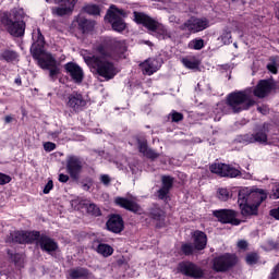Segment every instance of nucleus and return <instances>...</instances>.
I'll use <instances>...</instances> for the list:
<instances>
[{
	"mask_svg": "<svg viewBox=\"0 0 279 279\" xmlns=\"http://www.w3.org/2000/svg\"><path fill=\"white\" fill-rule=\"evenodd\" d=\"M95 51L98 54L83 57L90 73L98 77H102L106 82L114 80V77H117V65L110 60L119 62V60L125 58L128 51V44L125 40H119L117 38L106 39L95 47Z\"/></svg>",
	"mask_w": 279,
	"mask_h": 279,
	"instance_id": "f257e3e1",
	"label": "nucleus"
},
{
	"mask_svg": "<svg viewBox=\"0 0 279 279\" xmlns=\"http://www.w3.org/2000/svg\"><path fill=\"white\" fill-rule=\"evenodd\" d=\"M25 12L23 9H15L11 12H4L0 19L1 25L7 29L8 34L14 38H23L25 36Z\"/></svg>",
	"mask_w": 279,
	"mask_h": 279,
	"instance_id": "f03ea898",
	"label": "nucleus"
},
{
	"mask_svg": "<svg viewBox=\"0 0 279 279\" xmlns=\"http://www.w3.org/2000/svg\"><path fill=\"white\" fill-rule=\"evenodd\" d=\"M33 45L31 47V53L33 58L37 61L38 66L43 69L44 71H48L51 69V66H56L58 61L56 58H53V54L48 53L46 58H43L45 56V35H43V32H40V28H37V32L33 33Z\"/></svg>",
	"mask_w": 279,
	"mask_h": 279,
	"instance_id": "7ed1b4c3",
	"label": "nucleus"
},
{
	"mask_svg": "<svg viewBox=\"0 0 279 279\" xmlns=\"http://www.w3.org/2000/svg\"><path fill=\"white\" fill-rule=\"evenodd\" d=\"M226 105L233 114H239L256 106V100L252 98V90H235L227 95Z\"/></svg>",
	"mask_w": 279,
	"mask_h": 279,
	"instance_id": "20e7f679",
	"label": "nucleus"
},
{
	"mask_svg": "<svg viewBox=\"0 0 279 279\" xmlns=\"http://www.w3.org/2000/svg\"><path fill=\"white\" fill-rule=\"evenodd\" d=\"M236 263H239V257L232 253H223L213 258L211 269L216 274H228L236 267Z\"/></svg>",
	"mask_w": 279,
	"mask_h": 279,
	"instance_id": "39448f33",
	"label": "nucleus"
},
{
	"mask_svg": "<svg viewBox=\"0 0 279 279\" xmlns=\"http://www.w3.org/2000/svg\"><path fill=\"white\" fill-rule=\"evenodd\" d=\"M267 199V192L263 189L252 191L247 187L241 189L238 193V206H244L252 202L258 201V204H263Z\"/></svg>",
	"mask_w": 279,
	"mask_h": 279,
	"instance_id": "423d86ee",
	"label": "nucleus"
},
{
	"mask_svg": "<svg viewBox=\"0 0 279 279\" xmlns=\"http://www.w3.org/2000/svg\"><path fill=\"white\" fill-rule=\"evenodd\" d=\"M209 171L219 175L220 178H239L241 170L223 162H215L209 166Z\"/></svg>",
	"mask_w": 279,
	"mask_h": 279,
	"instance_id": "0eeeda50",
	"label": "nucleus"
},
{
	"mask_svg": "<svg viewBox=\"0 0 279 279\" xmlns=\"http://www.w3.org/2000/svg\"><path fill=\"white\" fill-rule=\"evenodd\" d=\"M210 27V21L206 17H195L192 16L181 25V29H189L191 34H199L204 29Z\"/></svg>",
	"mask_w": 279,
	"mask_h": 279,
	"instance_id": "6e6552de",
	"label": "nucleus"
},
{
	"mask_svg": "<svg viewBox=\"0 0 279 279\" xmlns=\"http://www.w3.org/2000/svg\"><path fill=\"white\" fill-rule=\"evenodd\" d=\"M146 217H149L151 221L155 223V228L160 229L165 228L167 213L163 211L162 207L158 203H154L150 207H148L145 213Z\"/></svg>",
	"mask_w": 279,
	"mask_h": 279,
	"instance_id": "1a4fd4ad",
	"label": "nucleus"
},
{
	"mask_svg": "<svg viewBox=\"0 0 279 279\" xmlns=\"http://www.w3.org/2000/svg\"><path fill=\"white\" fill-rule=\"evenodd\" d=\"M214 217L219 221V223H230L231 226H241V220L239 217V211L234 209H216L213 211Z\"/></svg>",
	"mask_w": 279,
	"mask_h": 279,
	"instance_id": "9d476101",
	"label": "nucleus"
},
{
	"mask_svg": "<svg viewBox=\"0 0 279 279\" xmlns=\"http://www.w3.org/2000/svg\"><path fill=\"white\" fill-rule=\"evenodd\" d=\"M274 90H276V81L272 78L259 80L253 89V95L257 97V99H265V97H269Z\"/></svg>",
	"mask_w": 279,
	"mask_h": 279,
	"instance_id": "9b49d317",
	"label": "nucleus"
},
{
	"mask_svg": "<svg viewBox=\"0 0 279 279\" xmlns=\"http://www.w3.org/2000/svg\"><path fill=\"white\" fill-rule=\"evenodd\" d=\"M179 271L186 278L202 279L204 278V269L193 262H181Z\"/></svg>",
	"mask_w": 279,
	"mask_h": 279,
	"instance_id": "f8f14e48",
	"label": "nucleus"
},
{
	"mask_svg": "<svg viewBox=\"0 0 279 279\" xmlns=\"http://www.w3.org/2000/svg\"><path fill=\"white\" fill-rule=\"evenodd\" d=\"M135 142L137 144V149L140 154H143L148 160H157V158H160V154L154 150V148H149V145L147 143V137L143 134H137L134 136Z\"/></svg>",
	"mask_w": 279,
	"mask_h": 279,
	"instance_id": "ddd939ff",
	"label": "nucleus"
},
{
	"mask_svg": "<svg viewBox=\"0 0 279 279\" xmlns=\"http://www.w3.org/2000/svg\"><path fill=\"white\" fill-rule=\"evenodd\" d=\"M87 104L88 101L80 92H72L68 96L66 106L68 108H71V110H73V112H75L76 114H78V112H84V109L86 108Z\"/></svg>",
	"mask_w": 279,
	"mask_h": 279,
	"instance_id": "4468645a",
	"label": "nucleus"
},
{
	"mask_svg": "<svg viewBox=\"0 0 279 279\" xmlns=\"http://www.w3.org/2000/svg\"><path fill=\"white\" fill-rule=\"evenodd\" d=\"M65 169L72 180H80L83 169L82 159L75 155L69 156L66 158Z\"/></svg>",
	"mask_w": 279,
	"mask_h": 279,
	"instance_id": "2eb2a0df",
	"label": "nucleus"
},
{
	"mask_svg": "<svg viewBox=\"0 0 279 279\" xmlns=\"http://www.w3.org/2000/svg\"><path fill=\"white\" fill-rule=\"evenodd\" d=\"M63 69L65 71V73L68 75H70L71 81L74 84H77V86H80V84H82V82H84V69H82V66H80V64H77L73 61H70L63 65Z\"/></svg>",
	"mask_w": 279,
	"mask_h": 279,
	"instance_id": "dca6fc26",
	"label": "nucleus"
},
{
	"mask_svg": "<svg viewBox=\"0 0 279 279\" xmlns=\"http://www.w3.org/2000/svg\"><path fill=\"white\" fill-rule=\"evenodd\" d=\"M106 228L108 232L113 234H121L125 230V221L123 217L119 214H110L106 222Z\"/></svg>",
	"mask_w": 279,
	"mask_h": 279,
	"instance_id": "f3484780",
	"label": "nucleus"
},
{
	"mask_svg": "<svg viewBox=\"0 0 279 279\" xmlns=\"http://www.w3.org/2000/svg\"><path fill=\"white\" fill-rule=\"evenodd\" d=\"M134 22L137 25H143L148 32H156V27L158 26V21H156L154 17L143 13V12H133Z\"/></svg>",
	"mask_w": 279,
	"mask_h": 279,
	"instance_id": "a211bd4d",
	"label": "nucleus"
},
{
	"mask_svg": "<svg viewBox=\"0 0 279 279\" xmlns=\"http://www.w3.org/2000/svg\"><path fill=\"white\" fill-rule=\"evenodd\" d=\"M243 143L254 144L258 143L259 145H267L269 141L267 136V130H265V124L262 129L257 130L255 133H247L242 136Z\"/></svg>",
	"mask_w": 279,
	"mask_h": 279,
	"instance_id": "6ab92c4d",
	"label": "nucleus"
},
{
	"mask_svg": "<svg viewBox=\"0 0 279 279\" xmlns=\"http://www.w3.org/2000/svg\"><path fill=\"white\" fill-rule=\"evenodd\" d=\"M114 204L116 206L124 208V210H129V213H133L134 215H143V207L130 198L118 196L114 198Z\"/></svg>",
	"mask_w": 279,
	"mask_h": 279,
	"instance_id": "aec40b11",
	"label": "nucleus"
},
{
	"mask_svg": "<svg viewBox=\"0 0 279 279\" xmlns=\"http://www.w3.org/2000/svg\"><path fill=\"white\" fill-rule=\"evenodd\" d=\"M38 246L41 252H46V254H53V252H58L59 248L58 242L45 233H41Z\"/></svg>",
	"mask_w": 279,
	"mask_h": 279,
	"instance_id": "412c9836",
	"label": "nucleus"
},
{
	"mask_svg": "<svg viewBox=\"0 0 279 279\" xmlns=\"http://www.w3.org/2000/svg\"><path fill=\"white\" fill-rule=\"evenodd\" d=\"M106 19L111 24V29L118 34H123L128 29V23L121 16H117L114 13L107 14Z\"/></svg>",
	"mask_w": 279,
	"mask_h": 279,
	"instance_id": "4be33fe9",
	"label": "nucleus"
},
{
	"mask_svg": "<svg viewBox=\"0 0 279 279\" xmlns=\"http://www.w3.org/2000/svg\"><path fill=\"white\" fill-rule=\"evenodd\" d=\"M260 204H258L257 201H253L252 203H246L245 205H240V211L242 217H256L258 216V207Z\"/></svg>",
	"mask_w": 279,
	"mask_h": 279,
	"instance_id": "5701e85b",
	"label": "nucleus"
},
{
	"mask_svg": "<svg viewBox=\"0 0 279 279\" xmlns=\"http://www.w3.org/2000/svg\"><path fill=\"white\" fill-rule=\"evenodd\" d=\"M193 245L196 252H202V250H206V245H208V236L204 231L196 230L193 234Z\"/></svg>",
	"mask_w": 279,
	"mask_h": 279,
	"instance_id": "b1692460",
	"label": "nucleus"
},
{
	"mask_svg": "<svg viewBox=\"0 0 279 279\" xmlns=\"http://www.w3.org/2000/svg\"><path fill=\"white\" fill-rule=\"evenodd\" d=\"M5 243H19L25 245L27 243V231H12L5 236Z\"/></svg>",
	"mask_w": 279,
	"mask_h": 279,
	"instance_id": "393cba45",
	"label": "nucleus"
},
{
	"mask_svg": "<svg viewBox=\"0 0 279 279\" xmlns=\"http://www.w3.org/2000/svg\"><path fill=\"white\" fill-rule=\"evenodd\" d=\"M69 276L71 279H90L93 278V272L85 267H76L69 270Z\"/></svg>",
	"mask_w": 279,
	"mask_h": 279,
	"instance_id": "a878e982",
	"label": "nucleus"
},
{
	"mask_svg": "<svg viewBox=\"0 0 279 279\" xmlns=\"http://www.w3.org/2000/svg\"><path fill=\"white\" fill-rule=\"evenodd\" d=\"M76 23L82 34H88V32H93V29H95V21H90L82 15H78Z\"/></svg>",
	"mask_w": 279,
	"mask_h": 279,
	"instance_id": "bb28decb",
	"label": "nucleus"
},
{
	"mask_svg": "<svg viewBox=\"0 0 279 279\" xmlns=\"http://www.w3.org/2000/svg\"><path fill=\"white\" fill-rule=\"evenodd\" d=\"M19 52L16 50H12L10 48H7L1 51L0 53V60H3L4 62H8L9 64L12 62H19Z\"/></svg>",
	"mask_w": 279,
	"mask_h": 279,
	"instance_id": "cd10ccee",
	"label": "nucleus"
},
{
	"mask_svg": "<svg viewBox=\"0 0 279 279\" xmlns=\"http://www.w3.org/2000/svg\"><path fill=\"white\" fill-rule=\"evenodd\" d=\"M154 34H156L157 38L166 40V38H171V33L169 29H167V26H165L162 23H158L156 26V29L153 31Z\"/></svg>",
	"mask_w": 279,
	"mask_h": 279,
	"instance_id": "c85d7f7f",
	"label": "nucleus"
},
{
	"mask_svg": "<svg viewBox=\"0 0 279 279\" xmlns=\"http://www.w3.org/2000/svg\"><path fill=\"white\" fill-rule=\"evenodd\" d=\"M82 12H85V14H88L89 16H100L101 8L99 4H85L82 8Z\"/></svg>",
	"mask_w": 279,
	"mask_h": 279,
	"instance_id": "c756f323",
	"label": "nucleus"
},
{
	"mask_svg": "<svg viewBox=\"0 0 279 279\" xmlns=\"http://www.w3.org/2000/svg\"><path fill=\"white\" fill-rule=\"evenodd\" d=\"M141 69L144 73V75H154L156 71H158V68L154 63V61L146 60L145 62L141 63Z\"/></svg>",
	"mask_w": 279,
	"mask_h": 279,
	"instance_id": "7c9ffc66",
	"label": "nucleus"
},
{
	"mask_svg": "<svg viewBox=\"0 0 279 279\" xmlns=\"http://www.w3.org/2000/svg\"><path fill=\"white\" fill-rule=\"evenodd\" d=\"M7 256H9V260L14 263L16 267H21V265H23V254L14 253V251L7 248Z\"/></svg>",
	"mask_w": 279,
	"mask_h": 279,
	"instance_id": "2f4dec72",
	"label": "nucleus"
},
{
	"mask_svg": "<svg viewBox=\"0 0 279 279\" xmlns=\"http://www.w3.org/2000/svg\"><path fill=\"white\" fill-rule=\"evenodd\" d=\"M96 252L105 258H108V256H112V254H114V248H112V246L109 244L100 243L96 247Z\"/></svg>",
	"mask_w": 279,
	"mask_h": 279,
	"instance_id": "473e14b6",
	"label": "nucleus"
},
{
	"mask_svg": "<svg viewBox=\"0 0 279 279\" xmlns=\"http://www.w3.org/2000/svg\"><path fill=\"white\" fill-rule=\"evenodd\" d=\"M206 47V41H204L203 38L196 37L189 41L187 48L194 50V51H202Z\"/></svg>",
	"mask_w": 279,
	"mask_h": 279,
	"instance_id": "72a5a7b5",
	"label": "nucleus"
},
{
	"mask_svg": "<svg viewBox=\"0 0 279 279\" xmlns=\"http://www.w3.org/2000/svg\"><path fill=\"white\" fill-rule=\"evenodd\" d=\"M73 12V9L69 7H52L51 8V14L52 16H66L68 14H71Z\"/></svg>",
	"mask_w": 279,
	"mask_h": 279,
	"instance_id": "f704fd0d",
	"label": "nucleus"
},
{
	"mask_svg": "<svg viewBox=\"0 0 279 279\" xmlns=\"http://www.w3.org/2000/svg\"><path fill=\"white\" fill-rule=\"evenodd\" d=\"M197 250L195 248L194 244L191 242H185L181 244L180 253L183 256H193Z\"/></svg>",
	"mask_w": 279,
	"mask_h": 279,
	"instance_id": "c9c22d12",
	"label": "nucleus"
},
{
	"mask_svg": "<svg viewBox=\"0 0 279 279\" xmlns=\"http://www.w3.org/2000/svg\"><path fill=\"white\" fill-rule=\"evenodd\" d=\"M26 243L31 244L36 241L37 245L40 244V239H43V234H40V231H26Z\"/></svg>",
	"mask_w": 279,
	"mask_h": 279,
	"instance_id": "e433bc0d",
	"label": "nucleus"
},
{
	"mask_svg": "<svg viewBox=\"0 0 279 279\" xmlns=\"http://www.w3.org/2000/svg\"><path fill=\"white\" fill-rule=\"evenodd\" d=\"M217 197L220 202H228L232 197V193L226 187H220L217 191Z\"/></svg>",
	"mask_w": 279,
	"mask_h": 279,
	"instance_id": "4c0bfd02",
	"label": "nucleus"
},
{
	"mask_svg": "<svg viewBox=\"0 0 279 279\" xmlns=\"http://www.w3.org/2000/svg\"><path fill=\"white\" fill-rule=\"evenodd\" d=\"M173 177L171 175H162L161 177V187L171 191L173 189Z\"/></svg>",
	"mask_w": 279,
	"mask_h": 279,
	"instance_id": "58836bf2",
	"label": "nucleus"
},
{
	"mask_svg": "<svg viewBox=\"0 0 279 279\" xmlns=\"http://www.w3.org/2000/svg\"><path fill=\"white\" fill-rule=\"evenodd\" d=\"M86 208L88 215H92L93 217H101V209L95 203H90Z\"/></svg>",
	"mask_w": 279,
	"mask_h": 279,
	"instance_id": "ea45409f",
	"label": "nucleus"
},
{
	"mask_svg": "<svg viewBox=\"0 0 279 279\" xmlns=\"http://www.w3.org/2000/svg\"><path fill=\"white\" fill-rule=\"evenodd\" d=\"M57 5H62L70 8L71 10H75V5L77 4V0H54Z\"/></svg>",
	"mask_w": 279,
	"mask_h": 279,
	"instance_id": "a19ab883",
	"label": "nucleus"
},
{
	"mask_svg": "<svg viewBox=\"0 0 279 279\" xmlns=\"http://www.w3.org/2000/svg\"><path fill=\"white\" fill-rule=\"evenodd\" d=\"M169 117H170L172 123H180V121H184V113L178 112L175 110H172L169 113Z\"/></svg>",
	"mask_w": 279,
	"mask_h": 279,
	"instance_id": "79ce46f5",
	"label": "nucleus"
},
{
	"mask_svg": "<svg viewBox=\"0 0 279 279\" xmlns=\"http://www.w3.org/2000/svg\"><path fill=\"white\" fill-rule=\"evenodd\" d=\"M169 193H171V190H167L166 187H160L157 191V197L162 202H167L169 199Z\"/></svg>",
	"mask_w": 279,
	"mask_h": 279,
	"instance_id": "37998d69",
	"label": "nucleus"
},
{
	"mask_svg": "<svg viewBox=\"0 0 279 279\" xmlns=\"http://www.w3.org/2000/svg\"><path fill=\"white\" fill-rule=\"evenodd\" d=\"M245 260L246 265H256L258 263V253H248Z\"/></svg>",
	"mask_w": 279,
	"mask_h": 279,
	"instance_id": "c03bdc74",
	"label": "nucleus"
},
{
	"mask_svg": "<svg viewBox=\"0 0 279 279\" xmlns=\"http://www.w3.org/2000/svg\"><path fill=\"white\" fill-rule=\"evenodd\" d=\"M182 63L186 69H199L198 61H191L190 59H182Z\"/></svg>",
	"mask_w": 279,
	"mask_h": 279,
	"instance_id": "a18cd8bd",
	"label": "nucleus"
},
{
	"mask_svg": "<svg viewBox=\"0 0 279 279\" xmlns=\"http://www.w3.org/2000/svg\"><path fill=\"white\" fill-rule=\"evenodd\" d=\"M48 71L49 77H51V80H56L58 75H60V68L58 66V63L49 68Z\"/></svg>",
	"mask_w": 279,
	"mask_h": 279,
	"instance_id": "49530a36",
	"label": "nucleus"
},
{
	"mask_svg": "<svg viewBox=\"0 0 279 279\" xmlns=\"http://www.w3.org/2000/svg\"><path fill=\"white\" fill-rule=\"evenodd\" d=\"M221 40L223 45H230V43H232V32L225 31L221 35Z\"/></svg>",
	"mask_w": 279,
	"mask_h": 279,
	"instance_id": "de8ad7c7",
	"label": "nucleus"
},
{
	"mask_svg": "<svg viewBox=\"0 0 279 279\" xmlns=\"http://www.w3.org/2000/svg\"><path fill=\"white\" fill-rule=\"evenodd\" d=\"M10 182H12V177L0 172V186H5V184H10Z\"/></svg>",
	"mask_w": 279,
	"mask_h": 279,
	"instance_id": "09e8293b",
	"label": "nucleus"
},
{
	"mask_svg": "<svg viewBox=\"0 0 279 279\" xmlns=\"http://www.w3.org/2000/svg\"><path fill=\"white\" fill-rule=\"evenodd\" d=\"M107 14H114L117 16H121V19H125V16H128V13L125 12V10L119 9V8H116L112 11H108Z\"/></svg>",
	"mask_w": 279,
	"mask_h": 279,
	"instance_id": "8fccbe9b",
	"label": "nucleus"
},
{
	"mask_svg": "<svg viewBox=\"0 0 279 279\" xmlns=\"http://www.w3.org/2000/svg\"><path fill=\"white\" fill-rule=\"evenodd\" d=\"M266 69L267 71H269V73H272V75H278V64L276 63V61L268 63L266 65Z\"/></svg>",
	"mask_w": 279,
	"mask_h": 279,
	"instance_id": "3c124183",
	"label": "nucleus"
},
{
	"mask_svg": "<svg viewBox=\"0 0 279 279\" xmlns=\"http://www.w3.org/2000/svg\"><path fill=\"white\" fill-rule=\"evenodd\" d=\"M51 191H53V181L49 180L47 182V184L45 185L43 193H44V195H49V193H51Z\"/></svg>",
	"mask_w": 279,
	"mask_h": 279,
	"instance_id": "603ef678",
	"label": "nucleus"
},
{
	"mask_svg": "<svg viewBox=\"0 0 279 279\" xmlns=\"http://www.w3.org/2000/svg\"><path fill=\"white\" fill-rule=\"evenodd\" d=\"M268 279H279V263L271 269Z\"/></svg>",
	"mask_w": 279,
	"mask_h": 279,
	"instance_id": "864d4df0",
	"label": "nucleus"
},
{
	"mask_svg": "<svg viewBox=\"0 0 279 279\" xmlns=\"http://www.w3.org/2000/svg\"><path fill=\"white\" fill-rule=\"evenodd\" d=\"M56 143H53V142H46V143H44V149H45V151H53L54 149H56Z\"/></svg>",
	"mask_w": 279,
	"mask_h": 279,
	"instance_id": "5fc2aeb1",
	"label": "nucleus"
},
{
	"mask_svg": "<svg viewBox=\"0 0 279 279\" xmlns=\"http://www.w3.org/2000/svg\"><path fill=\"white\" fill-rule=\"evenodd\" d=\"M100 182L102 184H105V186H109L110 185V182H112V180L110 179V175L108 174H102L100 175Z\"/></svg>",
	"mask_w": 279,
	"mask_h": 279,
	"instance_id": "6e6d98bb",
	"label": "nucleus"
},
{
	"mask_svg": "<svg viewBox=\"0 0 279 279\" xmlns=\"http://www.w3.org/2000/svg\"><path fill=\"white\" fill-rule=\"evenodd\" d=\"M271 197L272 199H279V183L274 185Z\"/></svg>",
	"mask_w": 279,
	"mask_h": 279,
	"instance_id": "4d7b16f0",
	"label": "nucleus"
},
{
	"mask_svg": "<svg viewBox=\"0 0 279 279\" xmlns=\"http://www.w3.org/2000/svg\"><path fill=\"white\" fill-rule=\"evenodd\" d=\"M59 182H61L62 184H66V182H69V174L60 173Z\"/></svg>",
	"mask_w": 279,
	"mask_h": 279,
	"instance_id": "13d9d810",
	"label": "nucleus"
},
{
	"mask_svg": "<svg viewBox=\"0 0 279 279\" xmlns=\"http://www.w3.org/2000/svg\"><path fill=\"white\" fill-rule=\"evenodd\" d=\"M238 247H239V250H247V241H245V240H240V241L238 242Z\"/></svg>",
	"mask_w": 279,
	"mask_h": 279,
	"instance_id": "bf43d9fd",
	"label": "nucleus"
},
{
	"mask_svg": "<svg viewBox=\"0 0 279 279\" xmlns=\"http://www.w3.org/2000/svg\"><path fill=\"white\" fill-rule=\"evenodd\" d=\"M14 84H16V86H23V81L21 78V75H17V77L14 80Z\"/></svg>",
	"mask_w": 279,
	"mask_h": 279,
	"instance_id": "052dcab7",
	"label": "nucleus"
},
{
	"mask_svg": "<svg viewBox=\"0 0 279 279\" xmlns=\"http://www.w3.org/2000/svg\"><path fill=\"white\" fill-rule=\"evenodd\" d=\"M12 121H13L12 116H5V117H4V122H5V123H12Z\"/></svg>",
	"mask_w": 279,
	"mask_h": 279,
	"instance_id": "680f3d73",
	"label": "nucleus"
},
{
	"mask_svg": "<svg viewBox=\"0 0 279 279\" xmlns=\"http://www.w3.org/2000/svg\"><path fill=\"white\" fill-rule=\"evenodd\" d=\"M61 132L60 131H56L51 133L52 138H58V136H60Z\"/></svg>",
	"mask_w": 279,
	"mask_h": 279,
	"instance_id": "e2e57ef3",
	"label": "nucleus"
},
{
	"mask_svg": "<svg viewBox=\"0 0 279 279\" xmlns=\"http://www.w3.org/2000/svg\"><path fill=\"white\" fill-rule=\"evenodd\" d=\"M83 191H90V185H88V183H84Z\"/></svg>",
	"mask_w": 279,
	"mask_h": 279,
	"instance_id": "0e129e2a",
	"label": "nucleus"
},
{
	"mask_svg": "<svg viewBox=\"0 0 279 279\" xmlns=\"http://www.w3.org/2000/svg\"><path fill=\"white\" fill-rule=\"evenodd\" d=\"M257 110H258V112H262L263 108L258 107Z\"/></svg>",
	"mask_w": 279,
	"mask_h": 279,
	"instance_id": "69168bd1",
	"label": "nucleus"
}]
</instances>
